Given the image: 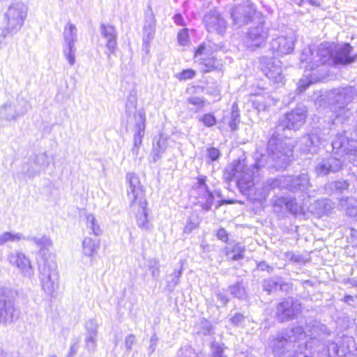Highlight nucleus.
<instances>
[{
    "label": "nucleus",
    "mask_w": 357,
    "mask_h": 357,
    "mask_svg": "<svg viewBox=\"0 0 357 357\" xmlns=\"http://www.w3.org/2000/svg\"><path fill=\"white\" fill-rule=\"evenodd\" d=\"M0 114L8 120H14L19 116L11 103L5 104L0 109Z\"/></svg>",
    "instance_id": "4c0bfd02"
},
{
    "label": "nucleus",
    "mask_w": 357,
    "mask_h": 357,
    "mask_svg": "<svg viewBox=\"0 0 357 357\" xmlns=\"http://www.w3.org/2000/svg\"><path fill=\"white\" fill-rule=\"evenodd\" d=\"M195 75V72L192 70L188 69L184 70L182 73H181L178 76V79L180 80H186L189 79H192Z\"/></svg>",
    "instance_id": "6e6d98bb"
},
{
    "label": "nucleus",
    "mask_w": 357,
    "mask_h": 357,
    "mask_svg": "<svg viewBox=\"0 0 357 357\" xmlns=\"http://www.w3.org/2000/svg\"><path fill=\"white\" fill-rule=\"evenodd\" d=\"M285 257L287 259L297 264H302L305 262L304 258L298 254H296L293 252H287L285 254Z\"/></svg>",
    "instance_id": "864d4df0"
},
{
    "label": "nucleus",
    "mask_w": 357,
    "mask_h": 357,
    "mask_svg": "<svg viewBox=\"0 0 357 357\" xmlns=\"http://www.w3.org/2000/svg\"><path fill=\"white\" fill-rule=\"evenodd\" d=\"M98 336L85 335L84 347L90 353H93L97 347Z\"/></svg>",
    "instance_id": "79ce46f5"
},
{
    "label": "nucleus",
    "mask_w": 357,
    "mask_h": 357,
    "mask_svg": "<svg viewBox=\"0 0 357 357\" xmlns=\"http://www.w3.org/2000/svg\"><path fill=\"white\" fill-rule=\"evenodd\" d=\"M312 83V81H306L305 79H301L298 82V89L301 92L305 91L308 86Z\"/></svg>",
    "instance_id": "69168bd1"
},
{
    "label": "nucleus",
    "mask_w": 357,
    "mask_h": 357,
    "mask_svg": "<svg viewBox=\"0 0 357 357\" xmlns=\"http://www.w3.org/2000/svg\"><path fill=\"white\" fill-rule=\"evenodd\" d=\"M85 219L86 226L91 231V234L96 236H100L102 234V229L95 216L91 213H86Z\"/></svg>",
    "instance_id": "2f4dec72"
},
{
    "label": "nucleus",
    "mask_w": 357,
    "mask_h": 357,
    "mask_svg": "<svg viewBox=\"0 0 357 357\" xmlns=\"http://www.w3.org/2000/svg\"><path fill=\"white\" fill-rule=\"evenodd\" d=\"M177 38L180 45L183 46L188 45L189 43L188 29L186 28L181 29L178 33Z\"/></svg>",
    "instance_id": "09e8293b"
},
{
    "label": "nucleus",
    "mask_w": 357,
    "mask_h": 357,
    "mask_svg": "<svg viewBox=\"0 0 357 357\" xmlns=\"http://www.w3.org/2000/svg\"><path fill=\"white\" fill-rule=\"evenodd\" d=\"M15 316V308L12 298L3 289H0V323H11Z\"/></svg>",
    "instance_id": "4468645a"
},
{
    "label": "nucleus",
    "mask_w": 357,
    "mask_h": 357,
    "mask_svg": "<svg viewBox=\"0 0 357 357\" xmlns=\"http://www.w3.org/2000/svg\"><path fill=\"white\" fill-rule=\"evenodd\" d=\"M168 146L167 139L163 136H160L156 143L153 145V153L154 154V160H157L160 158Z\"/></svg>",
    "instance_id": "f704fd0d"
},
{
    "label": "nucleus",
    "mask_w": 357,
    "mask_h": 357,
    "mask_svg": "<svg viewBox=\"0 0 357 357\" xmlns=\"http://www.w3.org/2000/svg\"><path fill=\"white\" fill-rule=\"evenodd\" d=\"M255 9L251 4L241 5L236 6L231 13L234 24L242 26L247 24L252 17Z\"/></svg>",
    "instance_id": "4be33fe9"
},
{
    "label": "nucleus",
    "mask_w": 357,
    "mask_h": 357,
    "mask_svg": "<svg viewBox=\"0 0 357 357\" xmlns=\"http://www.w3.org/2000/svg\"><path fill=\"white\" fill-rule=\"evenodd\" d=\"M307 336L306 333L302 327L296 326L291 329H287L283 333L278 335V337L273 340L271 347L275 356H280L289 351L291 347L294 348V343L300 342Z\"/></svg>",
    "instance_id": "423d86ee"
},
{
    "label": "nucleus",
    "mask_w": 357,
    "mask_h": 357,
    "mask_svg": "<svg viewBox=\"0 0 357 357\" xmlns=\"http://www.w3.org/2000/svg\"><path fill=\"white\" fill-rule=\"evenodd\" d=\"M301 309L300 303L291 298L280 303L277 306V317L281 322L292 319Z\"/></svg>",
    "instance_id": "2eb2a0df"
},
{
    "label": "nucleus",
    "mask_w": 357,
    "mask_h": 357,
    "mask_svg": "<svg viewBox=\"0 0 357 357\" xmlns=\"http://www.w3.org/2000/svg\"><path fill=\"white\" fill-rule=\"evenodd\" d=\"M39 279L42 289L52 296L59 288V273L56 264L54 261H44L39 265Z\"/></svg>",
    "instance_id": "0eeeda50"
},
{
    "label": "nucleus",
    "mask_w": 357,
    "mask_h": 357,
    "mask_svg": "<svg viewBox=\"0 0 357 357\" xmlns=\"http://www.w3.org/2000/svg\"><path fill=\"white\" fill-rule=\"evenodd\" d=\"M8 261L11 266L17 268L24 277L31 278L33 276L34 271L31 260L23 252H10L8 255Z\"/></svg>",
    "instance_id": "ddd939ff"
},
{
    "label": "nucleus",
    "mask_w": 357,
    "mask_h": 357,
    "mask_svg": "<svg viewBox=\"0 0 357 357\" xmlns=\"http://www.w3.org/2000/svg\"><path fill=\"white\" fill-rule=\"evenodd\" d=\"M26 240L28 241L33 242L38 248H39L40 251L43 250H48L52 246V241L50 237L46 236H43L41 238H38L36 236H27Z\"/></svg>",
    "instance_id": "7c9ffc66"
},
{
    "label": "nucleus",
    "mask_w": 357,
    "mask_h": 357,
    "mask_svg": "<svg viewBox=\"0 0 357 357\" xmlns=\"http://www.w3.org/2000/svg\"><path fill=\"white\" fill-rule=\"evenodd\" d=\"M193 349L190 346L182 347L178 351L176 357H190L193 353Z\"/></svg>",
    "instance_id": "5fc2aeb1"
},
{
    "label": "nucleus",
    "mask_w": 357,
    "mask_h": 357,
    "mask_svg": "<svg viewBox=\"0 0 357 357\" xmlns=\"http://www.w3.org/2000/svg\"><path fill=\"white\" fill-rule=\"evenodd\" d=\"M208 151V157L211 159V161L217 160L220 157V151L215 148H209L207 150Z\"/></svg>",
    "instance_id": "13d9d810"
},
{
    "label": "nucleus",
    "mask_w": 357,
    "mask_h": 357,
    "mask_svg": "<svg viewBox=\"0 0 357 357\" xmlns=\"http://www.w3.org/2000/svg\"><path fill=\"white\" fill-rule=\"evenodd\" d=\"M137 107V99L135 96H130L126 104V111L128 114L133 113Z\"/></svg>",
    "instance_id": "8fccbe9b"
},
{
    "label": "nucleus",
    "mask_w": 357,
    "mask_h": 357,
    "mask_svg": "<svg viewBox=\"0 0 357 357\" xmlns=\"http://www.w3.org/2000/svg\"><path fill=\"white\" fill-rule=\"evenodd\" d=\"M290 198L287 197H278L274 201L275 207L283 208L286 207L287 208V204H289V200Z\"/></svg>",
    "instance_id": "4d7b16f0"
},
{
    "label": "nucleus",
    "mask_w": 357,
    "mask_h": 357,
    "mask_svg": "<svg viewBox=\"0 0 357 357\" xmlns=\"http://www.w3.org/2000/svg\"><path fill=\"white\" fill-rule=\"evenodd\" d=\"M349 185L347 180L340 179L328 183L326 185V190L331 194L342 195L348 191Z\"/></svg>",
    "instance_id": "a878e982"
},
{
    "label": "nucleus",
    "mask_w": 357,
    "mask_h": 357,
    "mask_svg": "<svg viewBox=\"0 0 357 357\" xmlns=\"http://www.w3.org/2000/svg\"><path fill=\"white\" fill-rule=\"evenodd\" d=\"M155 35L154 26L149 24L144 26L143 34V47L146 52L149 50L151 41L153 39Z\"/></svg>",
    "instance_id": "e433bc0d"
},
{
    "label": "nucleus",
    "mask_w": 357,
    "mask_h": 357,
    "mask_svg": "<svg viewBox=\"0 0 357 357\" xmlns=\"http://www.w3.org/2000/svg\"><path fill=\"white\" fill-rule=\"evenodd\" d=\"M99 323L96 319H91L85 324L86 333L87 335L98 336Z\"/></svg>",
    "instance_id": "ea45409f"
},
{
    "label": "nucleus",
    "mask_w": 357,
    "mask_h": 357,
    "mask_svg": "<svg viewBox=\"0 0 357 357\" xmlns=\"http://www.w3.org/2000/svg\"><path fill=\"white\" fill-rule=\"evenodd\" d=\"M182 272H183L182 267L179 270H178V271L175 270L174 271V273L171 275L172 280L170 281H169L168 284H167V287L169 290H173L176 287V285L179 283V279L182 275Z\"/></svg>",
    "instance_id": "49530a36"
},
{
    "label": "nucleus",
    "mask_w": 357,
    "mask_h": 357,
    "mask_svg": "<svg viewBox=\"0 0 357 357\" xmlns=\"http://www.w3.org/2000/svg\"><path fill=\"white\" fill-rule=\"evenodd\" d=\"M229 292L234 297L238 299H245L247 298V291L243 282L237 283L229 287Z\"/></svg>",
    "instance_id": "c9c22d12"
},
{
    "label": "nucleus",
    "mask_w": 357,
    "mask_h": 357,
    "mask_svg": "<svg viewBox=\"0 0 357 357\" xmlns=\"http://www.w3.org/2000/svg\"><path fill=\"white\" fill-rule=\"evenodd\" d=\"M352 47L349 43L339 45L335 54L325 47L312 49L311 47L305 48L300 57L301 68H305L306 76L310 75L307 71H311L331 60L333 64L347 65L355 61V56H351Z\"/></svg>",
    "instance_id": "f03ea898"
},
{
    "label": "nucleus",
    "mask_w": 357,
    "mask_h": 357,
    "mask_svg": "<svg viewBox=\"0 0 357 357\" xmlns=\"http://www.w3.org/2000/svg\"><path fill=\"white\" fill-rule=\"evenodd\" d=\"M135 134L133 139V153L137 154L138 149L142 144V138L144 135L146 128V113L144 109H141L135 112Z\"/></svg>",
    "instance_id": "f3484780"
},
{
    "label": "nucleus",
    "mask_w": 357,
    "mask_h": 357,
    "mask_svg": "<svg viewBox=\"0 0 357 357\" xmlns=\"http://www.w3.org/2000/svg\"><path fill=\"white\" fill-rule=\"evenodd\" d=\"M199 121L202 122L206 127H212L216 123V119L213 114L211 113L205 114L199 118Z\"/></svg>",
    "instance_id": "de8ad7c7"
},
{
    "label": "nucleus",
    "mask_w": 357,
    "mask_h": 357,
    "mask_svg": "<svg viewBox=\"0 0 357 357\" xmlns=\"http://www.w3.org/2000/svg\"><path fill=\"white\" fill-rule=\"evenodd\" d=\"M332 146L337 155L344 157V160L330 157L319 162L315 167V172L319 176L338 172L346 160L357 165V140L349 139L344 134H338L332 142Z\"/></svg>",
    "instance_id": "7ed1b4c3"
},
{
    "label": "nucleus",
    "mask_w": 357,
    "mask_h": 357,
    "mask_svg": "<svg viewBox=\"0 0 357 357\" xmlns=\"http://www.w3.org/2000/svg\"><path fill=\"white\" fill-rule=\"evenodd\" d=\"M287 209L293 214H299L303 212L301 204H298L295 199L290 198L287 204Z\"/></svg>",
    "instance_id": "c03bdc74"
},
{
    "label": "nucleus",
    "mask_w": 357,
    "mask_h": 357,
    "mask_svg": "<svg viewBox=\"0 0 357 357\" xmlns=\"http://www.w3.org/2000/svg\"><path fill=\"white\" fill-rule=\"evenodd\" d=\"M196 191H197V204H199L203 210L208 211L211 208L213 204L214 197L213 194L208 191L206 184V177L200 176L198 178L196 184Z\"/></svg>",
    "instance_id": "dca6fc26"
},
{
    "label": "nucleus",
    "mask_w": 357,
    "mask_h": 357,
    "mask_svg": "<svg viewBox=\"0 0 357 357\" xmlns=\"http://www.w3.org/2000/svg\"><path fill=\"white\" fill-rule=\"evenodd\" d=\"M260 63L263 73L271 81L277 84H284V77L280 60L264 56L261 59Z\"/></svg>",
    "instance_id": "9d476101"
},
{
    "label": "nucleus",
    "mask_w": 357,
    "mask_h": 357,
    "mask_svg": "<svg viewBox=\"0 0 357 357\" xmlns=\"http://www.w3.org/2000/svg\"><path fill=\"white\" fill-rule=\"evenodd\" d=\"M297 36L295 32L291 31L286 36H278L271 42V50L277 56H282L291 54L294 49Z\"/></svg>",
    "instance_id": "f8f14e48"
},
{
    "label": "nucleus",
    "mask_w": 357,
    "mask_h": 357,
    "mask_svg": "<svg viewBox=\"0 0 357 357\" xmlns=\"http://www.w3.org/2000/svg\"><path fill=\"white\" fill-rule=\"evenodd\" d=\"M307 109L299 105L290 112L287 113L279 120L275 127V133L267 145L268 155H261L258 158L255 155V164L252 168L248 167L245 160L233 162L225 171V178L229 181H235L243 193L247 194L254 186V169H258L266 165V160L270 158L274 162V167L282 169L287 167L292 157L293 150L282 138L288 137L287 130H298L305 122Z\"/></svg>",
    "instance_id": "f257e3e1"
},
{
    "label": "nucleus",
    "mask_w": 357,
    "mask_h": 357,
    "mask_svg": "<svg viewBox=\"0 0 357 357\" xmlns=\"http://www.w3.org/2000/svg\"><path fill=\"white\" fill-rule=\"evenodd\" d=\"M240 121L238 112L234 110V105L233 106V110L231 116V121L229 122V127L231 130H234L236 129L237 126Z\"/></svg>",
    "instance_id": "603ef678"
},
{
    "label": "nucleus",
    "mask_w": 357,
    "mask_h": 357,
    "mask_svg": "<svg viewBox=\"0 0 357 357\" xmlns=\"http://www.w3.org/2000/svg\"><path fill=\"white\" fill-rule=\"evenodd\" d=\"M333 209V203L330 199L326 198L314 202L308 208L309 212L318 217L328 214Z\"/></svg>",
    "instance_id": "b1692460"
},
{
    "label": "nucleus",
    "mask_w": 357,
    "mask_h": 357,
    "mask_svg": "<svg viewBox=\"0 0 357 357\" xmlns=\"http://www.w3.org/2000/svg\"><path fill=\"white\" fill-rule=\"evenodd\" d=\"M245 246L236 243L225 248L226 255L232 261H238L244 257Z\"/></svg>",
    "instance_id": "bb28decb"
},
{
    "label": "nucleus",
    "mask_w": 357,
    "mask_h": 357,
    "mask_svg": "<svg viewBox=\"0 0 357 357\" xmlns=\"http://www.w3.org/2000/svg\"><path fill=\"white\" fill-rule=\"evenodd\" d=\"M199 62L202 66L204 72H209L215 68L216 61L214 58H200Z\"/></svg>",
    "instance_id": "37998d69"
},
{
    "label": "nucleus",
    "mask_w": 357,
    "mask_h": 357,
    "mask_svg": "<svg viewBox=\"0 0 357 357\" xmlns=\"http://www.w3.org/2000/svg\"><path fill=\"white\" fill-rule=\"evenodd\" d=\"M310 333L308 335L310 340L301 343L298 347H300L302 345L305 348H312L313 346H315L317 347V351L324 349L326 345V339L330 335L326 326L316 323L312 326Z\"/></svg>",
    "instance_id": "9b49d317"
},
{
    "label": "nucleus",
    "mask_w": 357,
    "mask_h": 357,
    "mask_svg": "<svg viewBox=\"0 0 357 357\" xmlns=\"http://www.w3.org/2000/svg\"><path fill=\"white\" fill-rule=\"evenodd\" d=\"M227 349L225 344L213 342L211 346V357H227L225 354Z\"/></svg>",
    "instance_id": "58836bf2"
},
{
    "label": "nucleus",
    "mask_w": 357,
    "mask_h": 357,
    "mask_svg": "<svg viewBox=\"0 0 357 357\" xmlns=\"http://www.w3.org/2000/svg\"><path fill=\"white\" fill-rule=\"evenodd\" d=\"M205 26L208 32L222 34L226 29V22L216 10H211L204 17Z\"/></svg>",
    "instance_id": "aec40b11"
},
{
    "label": "nucleus",
    "mask_w": 357,
    "mask_h": 357,
    "mask_svg": "<svg viewBox=\"0 0 357 357\" xmlns=\"http://www.w3.org/2000/svg\"><path fill=\"white\" fill-rule=\"evenodd\" d=\"M158 342V337L155 334H153L151 338H150V346H149V351L151 353H153L156 347Z\"/></svg>",
    "instance_id": "e2e57ef3"
},
{
    "label": "nucleus",
    "mask_w": 357,
    "mask_h": 357,
    "mask_svg": "<svg viewBox=\"0 0 357 357\" xmlns=\"http://www.w3.org/2000/svg\"><path fill=\"white\" fill-rule=\"evenodd\" d=\"M149 269L151 271L152 276L157 279L160 275V266L159 264L155 260H152L149 262Z\"/></svg>",
    "instance_id": "3c124183"
},
{
    "label": "nucleus",
    "mask_w": 357,
    "mask_h": 357,
    "mask_svg": "<svg viewBox=\"0 0 357 357\" xmlns=\"http://www.w3.org/2000/svg\"><path fill=\"white\" fill-rule=\"evenodd\" d=\"M278 100L268 93L258 94L252 100L253 107L258 111H265L274 106Z\"/></svg>",
    "instance_id": "393cba45"
},
{
    "label": "nucleus",
    "mask_w": 357,
    "mask_h": 357,
    "mask_svg": "<svg viewBox=\"0 0 357 357\" xmlns=\"http://www.w3.org/2000/svg\"><path fill=\"white\" fill-rule=\"evenodd\" d=\"M278 286L282 287L281 280L280 278H269L264 281V289L268 293L275 290Z\"/></svg>",
    "instance_id": "a19ab883"
},
{
    "label": "nucleus",
    "mask_w": 357,
    "mask_h": 357,
    "mask_svg": "<svg viewBox=\"0 0 357 357\" xmlns=\"http://www.w3.org/2000/svg\"><path fill=\"white\" fill-rule=\"evenodd\" d=\"M0 357H17V356L13 353L4 351L3 349L0 347Z\"/></svg>",
    "instance_id": "774afa93"
},
{
    "label": "nucleus",
    "mask_w": 357,
    "mask_h": 357,
    "mask_svg": "<svg viewBox=\"0 0 357 357\" xmlns=\"http://www.w3.org/2000/svg\"><path fill=\"white\" fill-rule=\"evenodd\" d=\"M126 180L130 211L135 216L137 226L142 230L149 231L151 228V225L147 218V202L144 187L139 177L134 173H128Z\"/></svg>",
    "instance_id": "20e7f679"
},
{
    "label": "nucleus",
    "mask_w": 357,
    "mask_h": 357,
    "mask_svg": "<svg viewBox=\"0 0 357 357\" xmlns=\"http://www.w3.org/2000/svg\"><path fill=\"white\" fill-rule=\"evenodd\" d=\"M206 50V47L204 44L200 45L195 53V61L198 62L199 61L200 58H202V56L204 53V51Z\"/></svg>",
    "instance_id": "bf43d9fd"
},
{
    "label": "nucleus",
    "mask_w": 357,
    "mask_h": 357,
    "mask_svg": "<svg viewBox=\"0 0 357 357\" xmlns=\"http://www.w3.org/2000/svg\"><path fill=\"white\" fill-rule=\"evenodd\" d=\"M33 160L30 158L29 162L22 165V174L28 178H33L40 174L41 172L36 167Z\"/></svg>",
    "instance_id": "473e14b6"
},
{
    "label": "nucleus",
    "mask_w": 357,
    "mask_h": 357,
    "mask_svg": "<svg viewBox=\"0 0 357 357\" xmlns=\"http://www.w3.org/2000/svg\"><path fill=\"white\" fill-rule=\"evenodd\" d=\"M188 103L196 107L197 112L202 109L206 104V100L202 97L192 96L188 99Z\"/></svg>",
    "instance_id": "a18cd8bd"
},
{
    "label": "nucleus",
    "mask_w": 357,
    "mask_h": 357,
    "mask_svg": "<svg viewBox=\"0 0 357 357\" xmlns=\"http://www.w3.org/2000/svg\"><path fill=\"white\" fill-rule=\"evenodd\" d=\"M217 236L219 239H220L221 241H222L224 242H226L228 240L227 232L225 229H222V228L220 229L218 231Z\"/></svg>",
    "instance_id": "0e129e2a"
},
{
    "label": "nucleus",
    "mask_w": 357,
    "mask_h": 357,
    "mask_svg": "<svg viewBox=\"0 0 357 357\" xmlns=\"http://www.w3.org/2000/svg\"><path fill=\"white\" fill-rule=\"evenodd\" d=\"M357 96V91L354 87H346L335 89L333 91L332 101L337 105L340 109H344V107L352 102Z\"/></svg>",
    "instance_id": "412c9836"
},
{
    "label": "nucleus",
    "mask_w": 357,
    "mask_h": 357,
    "mask_svg": "<svg viewBox=\"0 0 357 357\" xmlns=\"http://www.w3.org/2000/svg\"><path fill=\"white\" fill-rule=\"evenodd\" d=\"M100 31L102 37L105 40V47L107 48L106 54L109 58L114 54L117 49V33L114 26L109 24H101Z\"/></svg>",
    "instance_id": "a211bd4d"
},
{
    "label": "nucleus",
    "mask_w": 357,
    "mask_h": 357,
    "mask_svg": "<svg viewBox=\"0 0 357 357\" xmlns=\"http://www.w3.org/2000/svg\"><path fill=\"white\" fill-rule=\"evenodd\" d=\"M99 249V243L90 237H86L82 241V253L90 258H93Z\"/></svg>",
    "instance_id": "cd10ccee"
},
{
    "label": "nucleus",
    "mask_w": 357,
    "mask_h": 357,
    "mask_svg": "<svg viewBox=\"0 0 357 357\" xmlns=\"http://www.w3.org/2000/svg\"><path fill=\"white\" fill-rule=\"evenodd\" d=\"M135 342V337L133 335H129L126 337L125 344L127 349L130 350L132 349V344Z\"/></svg>",
    "instance_id": "680f3d73"
},
{
    "label": "nucleus",
    "mask_w": 357,
    "mask_h": 357,
    "mask_svg": "<svg viewBox=\"0 0 357 357\" xmlns=\"http://www.w3.org/2000/svg\"><path fill=\"white\" fill-rule=\"evenodd\" d=\"M271 188L287 189L292 192L308 190L310 187V178L307 174H301L296 176H282L275 178L271 184Z\"/></svg>",
    "instance_id": "6e6552de"
},
{
    "label": "nucleus",
    "mask_w": 357,
    "mask_h": 357,
    "mask_svg": "<svg viewBox=\"0 0 357 357\" xmlns=\"http://www.w3.org/2000/svg\"><path fill=\"white\" fill-rule=\"evenodd\" d=\"M197 227V223L192 222L191 220H188L185 226L183 228L185 233H190L193 229Z\"/></svg>",
    "instance_id": "052dcab7"
},
{
    "label": "nucleus",
    "mask_w": 357,
    "mask_h": 357,
    "mask_svg": "<svg viewBox=\"0 0 357 357\" xmlns=\"http://www.w3.org/2000/svg\"><path fill=\"white\" fill-rule=\"evenodd\" d=\"M268 36V31L263 25H259L250 29L245 40L246 45L251 50H255L262 45Z\"/></svg>",
    "instance_id": "6ab92c4d"
},
{
    "label": "nucleus",
    "mask_w": 357,
    "mask_h": 357,
    "mask_svg": "<svg viewBox=\"0 0 357 357\" xmlns=\"http://www.w3.org/2000/svg\"><path fill=\"white\" fill-rule=\"evenodd\" d=\"M77 31L76 25L70 21L66 24L63 31V54L71 66L75 63L76 61L75 43L77 41Z\"/></svg>",
    "instance_id": "1a4fd4ad"
},
{
    "label": "nucleus",
    "mask_w": 357,
    "mask_h": 357,
    "mask_svg": "<svg viewBox=\"0 0 357 357\" xmlns=\"http://www.w3.org/2000/svg\"><path fill=\"white\" fill-rule=\"evenodd\" d=\"M321 144V137L317 132H311L302 137L298 146L301 151L305 153H315Z\"/></svg>",
    "instance_id": "5701e85b"
},
{
    "label": "nucleus",
    "mask_w": 357,
    "mask_h": 357,
    "mask_svg": "<svg viewBox=\"0 0 357 357\" xmlns=\"http://www.w3.org/2000/svg\"><path fill=\"white\" fill-rule=\"evenodd\" d=\"M29 7L22 0L12 2L3 13L5 27L0 33V43L7 36L18 33L24 24L28 15Z\"/></svg>",
    "instance_id": "39448f33"
},
{
    "label": "nucleus",
    "mask_w": 357,
    "mask_h": 357,
    "mask_svg": "<svg viewBox=\"0 0 357 357\" xmlns=\"http://www.w3.org/2000/svg\"><path fill=\"white\" fill-rule=\"evenodd\" d=\"M26 238L21 233L5 231L0 234V245L8 243H17L21 240H26Z\"/></svg>",
    "instance_id": "c756f323"
},
{
    "label": "nucleus",
    "mask_w": 357,
    "mask_h": 357,
    "mask_svg": "<svg viewBox=\"0 0 357 357\" xmlns=\"http://www.w3.org/2000/svg\"><path fill=\"white\" fill-rule=\"evenodd\" d=\"M243 315L240 313H236L232 318H231V322L234 324L235 325H239L243 320Z\"/></svg>",
    "instance_id": "338daca9"
},
{
    "label": "nucleus",
    "mask_w": 357,
    "mask_h": 357,
    "mask_svg": "<svg viewBox=\"0 0 357 357\" xmlns=\"http://www.w3.org/2000/svg\"><path fill=\"white\" fill-rule=\"evenodd\" d=\"M340 205L348 215L355 217L357 215V201L352 197L340 199Z\"/></svg>",
    "instance_id": "c85d7f7f"
},
{
    "label": "nucleus",
    "mask_w": 357,
    "mask_h": 357,
    "mask_svg": "<svg viewBox=\"0 0 357 357\" xmlns=\"http://www.w3.org/2000/svg\"><path fill=\"white\" fill-rule=\"evenodd\" d=\"M31 158L41 172L45 171L50 165L49 157L46 152L39 153Z\"/></svg>",
    "instance_id": "72a5a7b5"
}]
</instances>
